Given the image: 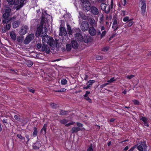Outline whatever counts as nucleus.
<instances>
[{
    "mask_svg": "<svg viewBox=\"0 0 151 151\" xmlns=\"http://www.w3.org/2000/svg\"><path fill=\"white\" fill-rule=\"evenodd\" d=\"M45 18L43 16H42V19L40 23L41 25L39 26L37 29L36 32L39 35L42 37V42L44 43L47 42V43L50 46L51 49L54 50L57 46L58 41H54L52 37H49L48 35H46L47 29L45 27H43L45 24Z\"/></svg>",
    "mask_w": 151,
    "mask_h": 151,
    "instance_id": "nucleus-1",
    "label": "nucleus"
},
{
    "mask_svg": "<svg viewBox=\"0 0 151 151\" xmlns=\"http://www.w3.org/2000/svg\"><path fill=\"white\" fill-rule=\"evenodd\" d=\"M75 39L78 42H84L85 43H87L90 41L91 39L89 36L86 35L83 37L80 33H77L75 35Z\"/></svg>",
    "mask_w": 151,
    "mask_h": 151,
    "instance_id": "nucleus-2",
    "label": "nucleus"
},
{
    "mask_svg": "<svg viewBox=\"0 0 151 151\" xmlns=\"http://www.w3.org/2000/svg\"><path fill=\"white\" fill-rule=\"evenodd\" d=\"M37 47L38 50L42 52L45 51L47 53H49L50 52V49L47 45L43 43L42 45L41 44L38 43L37 44Z\"/></svg>",
    "mask_w": 151,
    "mask_h": 151,
    "instance_id": "nucleus-3",
    "label": "nucleus"
},
{
    "mask_svg": "<svg viewBox=\"0 0 151 151\" xmlns=\"http://www.w3.org/2000/svg\"><path fill=\"white\" fill-rule=\"evenodd\" d=\"M101 10L106 14H108L110 11V7L109 5L107 6V4L104 3H102L101 4Z\"/></svg>",
    "mask_w": 151,
    "mask_h": 151,
    "instance_id": "nucleus-4",
    "label": "nucleus"
},
{
    "mask_svg": "<svg viewBox=\"0 0 151 151\" xmlns=\"http://www.w3.org/2000/svg\"><path fill=\"white\" fill-rule=\"evenodd\" d=\"M147 146L146 143L142 142L139 145H137V150L139 151H146Z\"/></svg>",
    "mask_w": 151,
    "mask_h": 151,
    "instance_id": "nucleus-5",
    "label": "nucleus"
},
{
    "mask_svg": "<svg viewBox=\"0 0 151 151\" xmlns=\"http://www.w3.org/2000/svg\"><path fill=\"white\" fill-rule=\"evenodd\" d=\"M34 37V35L32 33L29 35L24 40V43L26 45L28 44L33 39Z\"/></svg>",
    "mask_w": 151,
    "mask_h": 151,
    "instance_id": "nucleus-6",
    "label": "nucleus"
},
{
    "mask_svg": "<svg viewBox=\"0 0 151 151\" xmlns=\"http://www.w3.org/2000/svg\"><path fill=\"white\" fill-rule=\"evenodd\" d=\"M89 25L88 22L83 21L81 23V29L83 31H87L88 30Z\"/></svg>",
    "mask_w": 151,
    "mask_h": 151,
    "instance_id": "nucleus-7",
    "label": "nucleus"
},
{
    "mask_svg": "<svg viewBox=\"0 0 151 151\" xmlns=\"http://www.w3.org/2000/svg\"><path fill=\"white\" fill-rule=\"evenodd\" d=\"M11 11V9L9 8L5 9L4 13L2 15L3 18H8L9 17Z\"/></svg>",
    "mask_w": 151,
    "mask_h": 151,
    "instance_id": "nucleus-8",
    "label": "nucleus"
},
{
    "mask_svg": "<svg viewBox=\"0 0 151 151\" xmlns=\"http://www.w3.org/2000/svg\"><path fill=\"white\" fill-rule=\"evenodd\" d=\"M140 2L142 4L141 9V12L142 14L143 15H145L146 12V4L145 0H140Z\"/></svg>",
    "mask_w": 151,
    "mask_h": 151,
    "instance_id": "nucleus-9",
    "label": "nucleus"
},
{
    "mask_svg": "<svg viewBox=\"0 0 151 151\" xmlns=\"http://www.w3.org/2000/svg\"><path fill=\"white\" fill-rule=\"evenodd\" d=\"M84 10L85 11H88L90 10L91 9V4L88 1H86L82 4Z\"/></svg>",
    "mask_w": 151,
    "mask_h": 151,
    "instance_id": "nucleus-10",
    "label": "nucleus"
},
{
    "mask_svg": "<svg viewBox=\"0 0 151 151\" xmlns=\"http://www.w3.org/2000/svg\"><path fill=\"white\" fill-rule=\"evenodd\" d=\"M90 10L91 13L94 15H97L99 14L98 9L95 6H91Z\"/></svg>",
    "mask_w": 151,
    "mask_h": 151,
    "instance_id": "nucleus-11",
    "label": "nucleus"
},
{
    "mask_svg": "<svg viewBox=\"0 0 151 151\" xmlns=\"http://www.w3.org/2000/svg\"><path fill=\"white\" fill-rule=\"evenodd\" d=\"M28 29V27L27 26L25 25L22 26L19 31V34L21 35H25L27 33V30Z\"/></svg>",
    "mask_w": 151,
    "mask_h": 151,
    "instance_id": "nucleus-12",
    "label": "nucleus"
},
{
    "mask_svg": "<svg viewBox=\"0 0 151 151\" xmlns=\"http://www.w3.org/2000/svg\"><path fill=\"white\" fill-rule=\"evenodd\" d=\"M67 34V32L65 27H60L59 35L61 36H65Z\"/></svg>",
    "mask_w": 151,
    "mask_h": 151,
    "instance_id": "nucleus-13",
    "label": "nucleus"
},
{
    "mask_svg": "<svg viewBox=\"0 0 151 151\" xmlns=\"http://www.w3.org/2000/svg\"><path fill=\"white\" fill-rule=\"evenodd\" d=\"M89 32L91 36H93L96 35V31L93 27H89Z\"/></svg>",
    "mask_w": 151,
    "mask_h": 151,
    "instance_id": "nucleus-14",
    "label": "nucleus"
},
{
    "mask_svg": "<svg viewBox=\"0 0 151 151\" xmlns=\"http://www.w3.org/2000/svg\"><path fill=\"white\" fill-rule=\"evenodd\" d=\"M41 146V144L40 142L37 141L35 143L33 144L32 147L34 150H37Z\"/></svg>",
    "mask_w": 151,
    "mask_h": 151,
    "instance_id": "nucleus-15",
    "label": "nucleus"
},
{
    "mask_svg": "<svg viewBox=\"0 0 151 151\" xmlns=\"http://www.w3.org/2000/svg\"><path fill=\"white\" fill-rule=\"evenodd\" d=\"M72 47L74 49H76L78 48V44L76 40H72L71 43Z\"/></svg>",
    "mask_w": 151,
    "mask_h": 151,
    "instance_id": "nucleus-16",
    "label": "nucleus"
},
{
    "mask_svg": "<svg viewBox=\"0 0 151 151\" xmlns=\"http://www.w3.org/2000/svg\"><path fill=\"white\" fill-rule=\"evenodd\" d=\"M88 21L91 25L92 27L95 26H96L97 22H96L94 19L93 18H89Z\"/></svg>",
    "mask_w": 151,
    "mask_h": 151,
    "instance_id": "nucleus-17",
    "label": "nucleus"
},
{
    "mask_svg": "<svg viewBox=\"0 0 151 151\" xmlns=\"http://www.w3.org/2000/svg\"><path fill=\"white\" fill-rule=\"evenodd\" d=\"M118 27V22L116 19H114L113 23L112 28L114 29V31L116 30Z\"/></svg>",
    "mask_w": 151,
    "mask_h": 151,
    "instance_id": "nucleus-18",
    "label": "nucleus"
},
{
    "mask_svg": "<svg viewBox=\"0 0 151 151\" xmlns=\"http://www.w3.org/2000/svg\"><path fill=\"white\" fill-rule=\"evenodd\" d=\"M11 38L14 41L16 39V35L15 32L13 31H11L9 33Z\"/></svg>",
    "mask_w": 151,
    "mask_h": 151,
    "instance_id": "nucleus-19",
    "label": "nucleus"
},
{
    "mask_svg": "<svg viewBox=\"0 0 151 151\" xmlns=\"http://www.w3.org/2000/svg\"><path fill=\"white\" fill-rule=\"evenodd\" d=\"M26 0H20V4L16 7V9L17 10L20 9L24 5V2Z\"/></svg>",
    "mask_w": 151,
    "mask_h": 151,
    "instance_id": "nucleus-20",
    "label": "nucleus"
},
{
    "mask_svg": "<svg viewBox=\"0 0 151 151\" xmlns=\"http://www.w3.org/2000/svg\"><path fill=\"white\" fill-rule=\"evenodd\" d=\"M80 130L81 129L79 127H75L72 128L71 130L72 132V133H74L77 132L79 131H80Z\"/></svg>",
    "mask_w": 151,
    "mask_h": 151,
    "instance_id": "nucleus-21",
    "label": "nucleus"
},
{
    "mask_svg": "<svg viewBox=\"0 0 151 151\" xmlns=\"http://www.w3.org/2000/svg\"><path fill=\"white\" fill-rule=\"evenodd\" d=\"M20 24L19 21H18L14 22L12 24L13 27L14 28H16L18 27Z\"/></svg>",
    "mask_w": 151,
    "mask_h": 151,
    "instance_id": "nucleus-22",
    "label": "nucleus"
},
{
    "mask_svg": "<svg viewBox=\"0 0 151 151\" xmlns=\"http://www.w3.org/2000/svg\"><path fill=\"white\" fill-rule=\"evenodd\" d=\"M67 27L69 34L71 35L72 32V31L71 30L70 25L67 24Z\"/></svg>",
    "mask_w": 151,
    "mask_h": 151,
    "instance_id": "nucleus-23",
    "label": "nucleus"
},
{
    "mask_svg": "<svg viewBox=\"0 0 151 151\" xmlns=\"http://www.w3.org/2000/svg\"><path fill=\"white\" fill-rule=\"evenodd\" d=\"M20 1L19 0H14L13 3V5H14L15 6L17 5L15 7L16 9V7L18 5L20 4Z\"/></svg>",
    "mask_w": 151,
    "mask_h": 151,
    "instance_id": "nucleus-24",
    "label": "nucleus"
},
{
    "mask_svg": "<svg viewBox=\"0 0 151 151\" xmlns=\"http://www.w3.org/2000/svg\"><path fill=\"white\" fill-rule=\"evenodd\" d=\"M47 127V125L46 124H45L43 126V128L42 129L41 132H42L43 131L44 132V134H45Z\"/></svg>",
    "mask_w": 151,
    "mask_h": 151,
    "instance_id": "nucleus-25",
    "label": "nucleus"
},
{
    "mask_svg": "<svg viewBox=\"0 0 151 151\" xmlns=\"http://www.w3.org/2000/svg\"><path fill=\"white\" fill-rule=\"evenodd\" d=\"M50 105L51 107L53 109H55L58 107V105L54 103H50Z\"/></svg>",
    "mask_w": 151,
    "mask_h": 151,
    "instance_id": "nucleus-26",
    "label": "nucleus"
},
{
    "mask_svg": "<svg viewBox=\"0 0 151 151\" xmlns=\"http://www.w3.org/2000/svg\"><path fill=\"white\" fill-rule=\"evenodd\" d=\"M26 64L28 67H30L32 65L33 63L31 60H27L26 62Z\"/></svg>",
    "mask_w": 151,
    "mask_h": 151,
    "instance_id": "nucleus-27",
    "label": "nucleus"
},
{
    "mask_svg": "<svg viewBox=\"0 0 151 151\" xmlns=\"http://www.w3.org/2000/svg\"><path fill=\"white\" fill-rule=\"evenodd\" d=\"M37 134V130L36 127H34L33 129V135L34 137L36 136Z\"/></svg>",
    "mask_w": 151,
    "mask_h": 151,
    "instance_id": "nucleus-28",
    "label": "nucleus"
},
{
    "mask_svg": "<svg viewBox=\"0 0 151 151\" xmlns=\"http://www.w3.org/2000/svg\"><path fill=\"white\" fill-rule=\"evenodd\" d=\"M66 48L68 51H69L71 48V45L70 44H67L66 46Z\"/></svg>",
    "mask_w": 151,
    "mask_h": 151,
    "instance_id": "nucleus-29",
    "label": "nucleus"
},
{
    "mask_svg": "<svg viewBox=\"0 0 151 151\" xmlns=\"http://www.w3.org/2000/svg\"><path fill=\"white\" fill-rule=\"evenodd\" d=\"M68 121L66 119H63L60 120V122L62 124H66Z\"/></svg>",
    "mask_w": 151,
    "mask_h": 151,
    "instance_id": "nucleus-30",
    "label": "nucleus"
},
{
    "mask_svg": "<svg viewBox=\"0 0 151 151\" xmlns=\"http://www.w3.org/2000/svg\"><path fill=\"white\" fill-rule=\"evenodd\" d=\"M95 82V81L94 80H89L87 83V84H88L90 86L92 85V84Z\"/></svg>",
    "mask_w": 151,
    "mask_h": 151,
    "instance_id": "nucleus-31",
    "label": "nucleus"
},
{
    "mask_svg": "<svg viewBox=\"0 0 151 151\" xmlns=\"http://www.w3.org/2000/svg\"><path fill=\"white\" fill-rule=\"evenodd\" d=\"M4 19L2 21V23L3 24H7L8 23L9 21V19H7V18H3Z\"/></svg>",
    "mask_w": 151,
    "mask_h": 151,
    "instance_id": "nucleus-32",
    "label": "nucleus"
},
{
    "mask_svg": "<svg viewBox=\"0 0 151 151\" xmlns=\"http://www.w3.org/2000/svg\"><path fill=\"white\" fill-rule=\"evenodd\" d=\"M131 19H129L128 17H126L123 19V21L124 22H128L130 21Z\"/></svg>",
    "mask_w": 151,
    "mask_h": 151,
    "instance_id": "nucleus-33",
    "label": "nucleus"
},
{
    "mask_svg": "<svg viewBox=\"0 0 151 151\" xmlns=\"http://www.w3.org/2000/svg\"><path fill=\"white\" fill-rule=\"evenodd\" d=\"M11 25L10 24H7L5 26V29L8 30H9L11 28Z\"/></svg>",
    "mask_w": 151,
    "mask_h": 151,
    "instance_id": "nucleus-34",
    "label": "nucleus"
},
{
    "mask_svg": "<svg viewBox=\"0 0 151 151\" xmlns=\"http://www.w3.org/2000/svg\"><path fill=\"white\" fill-rule=\"evenodd\" d=\"M68 113V111H65L64 110H61L60 112V114L61 115H66Z\"/></svg>",
    "mask_w": 151,
    "mask_h": 151,
    "instance_id": "nucleus-35",
    "label": "nucleus"
},
{
    "mask_svg": "<svg viewBox=\"0 0 151 151\" xmlns=\"http://www.w3.org/2000/svg\"><path fill=\"white\" fill-rule=\"evenodd\" d=\"M14 0H6L9 5L10 6L13 5V3Z\"/></svg>",
    "mask_w": 151,
    "mask_h": 151,
    "instance_id": "nucleus-36",
    "label": "nucleus"
},
{
    "mask_svg": "<svg viewBox=\"0 0 151 151\" xmlns=\"http://www.w3.org/2000/svg\"><path fill=\"white\" fill-rule=\"evenodd\" d=\"M61 83L62 85H65L67 83V81L65 79H62L61 80Z\"/></svg>",
    "mask_w": 151,
    "mask_h": 151,
    "instance_id": "nucleus-37",
    "label": "nucleus"
},
{
    "mask_svg": "<svg viewBox=\"0 0 151 151\" xmlns=\"http://www.w3.org/2000/svg\"><path fill=\"white\" fill-rule=\"evenodd\" d=\"M66 89L65 88H62L60 90H58L55 91L56 92H64L66 91Z\"/></svg>",
    "mask_w": 151,
    "mask_h": 151,
    "instance_id": "nucleus-38",
    "label": "nucleus"
},
{
    "mask_svg": "<svg viewBox=\"0 0 151 151\" xmlns=\"http://www.w3.org/2000/svg\"><path fill=\"white\" fill-rule=\"evenodd\" d=\"M17 136L18 138L22 140L24 139H25L24 137L22 136L21 134H17Z\"/></svg>",
    "mask_w": 151,
    "mask_h": 151,
    "instance_id": "nucleus-39",
    "label": "nucleus"
},
{
    "mask_svg": "<svg viewBox=\"0 0 151 151\" xmlns=\"http://www.w3.org/2000/svg\"><path fill=\"white\" fill-rule=\"evenodd\" d=\"M109 48L108 47H106L102 48V50L104 52H106L109 50Z\"/></svg>",
    "mask_w": 151,
    "mask_h": 151,
    "instance_id": "nucleus-40",
    "label": "nucleus"
},
{
    "mask_svg": "<svg viewBox=\"0 0 151 151\" xmlns=\"http://www.w3.org/2000/svg\"><path fill=\"white\" fill-rule=\"evenodd\" d=\"M75 123V122H71L69 123H68L67 124H66L65 125V126H66L67 127H69V126H70L71 125H72L73 124Z\"/></svg>",
    "mask_w": 151,
    "mask_h": 151,
    "instance_id": "nucleus-41",
    "label": "nucleus"
},
{
    "mask_svg": "<svg viewBox=\"0 0 151 151\" xmlns=\"http://www.w3.org/2000/svg\"><path fill=\"white\" fill-rule=\"evenodd\" d=\"M106 31L105 30L103 31L102 33L101 34V38H102L106 35Z\"/></svg>",
    "mask_w": 151,
    "mask_h": 151,
    "instance_id": "nucleus-42",
    "label": "nucleus"
},
{
    "mask_svg": "<svg viewBox=\"0 0 151 151\" xmlns=\"http://www.w3.org/2000/svg\"><path fill=\"white\" fill-rule=\"evenodd\" d=\"M133 102L135 105H139V102L137 100H134L132 101Z\"/></svg>",
    "mask_w": 151,
    "mask_h": 151,
    "instance_id": "nucleus-43",
    "label": "nucleus"
},
{
    "mask_svg": "<svg viewBox=\"0 0 151 151\" xmlns=\"http://www.w3.org/2000/svg\"><path fill=\"white\" fill-rule=\"evenodd\" d=\"M85 99L90 103L91 102V100L88 96L84 97Z\"/></svg>",
    "mask_w": 151,
    "mask_h": 151,
    "instance_id": "nucleus-44",
    "label": "nucleus"
},
{
    "mask_svg": "<svg viewBox=\"0 0 151 151\" xmlns=\"http://www.w3.org/2000/svg\"><path fill=\"white\" fill-rule=\"evenodd\" d=\"M116 80L114 79V78H112L110 79V80L108 81L107 82L109 83H111L113 82L114 81H116Z\"/></svg>",
    "mask_w": 151,
    "mask_h": 151,
    "instance_id": "nucleus-45",
    "label": "nucleus"
},
{
    "mask_svg": "<svg viewBox=\"0 0 151 151\" xmlns=\"http://www.w3.org/2000/svg\"><path fill=\"white\" fill-rule=\"evenodd\" d=\"M134 77V76L132 75H128L126 77L127 78L129 79H132Z\"/></svg>",
    "mask_w": 151,
    "mask_h": 151,
    "instance_id": "nucleus-46",
    "label": "nucleus"
},
{
    "mask_svg": "<svg viewBox=\"0 0 151 151\" xmlns=\"http://www.w3.org/2000/svg\"><path fill=\"white\" fill-rule=\"evenodd\" d=\"M141 119L144 122V123L147 122V119L144 117H142Z\"/></svg>",
    "mask_w": 151,
    "mask_h": 151,
    "instance_id": "nucleus-47",
    "label": "nucleus"
},
{
    "mask_svg": "<svg viewBox=\"0 0 151 151\" xmlns=\"http://www.w3.org/2000/svg\"><path fill=\"white\" fill-rule=\"evenodd\" d=\"M104 17L102 15L101 17H100L99 18L100 20V22L101 23H102L104 20Z\"/></svg>",
    "mask_w": 151,
    "mask_h": 151,
    "instance_id": "nucleus-48",
    "label": "nucleus"
},
{
    "mask_svg": "<svg viewBox=\"0 0 151 151\" xmlns=\"http://www.w3.org/2000/svg\"><path fill=\"white\" fill-rule=\"evenodd\" d=\"M87 151H93L92 145H91L87 149Z\"/></svg>",
    "mask_w": 151,
    "mask_h": 151,
    "instance_id": "nucleus-49",
    "label": "nucleus"
},
{
    "mask_svg": "<svg viewBox=\"0 0 151 151\" xmlns=\"http://www.w3.org/2000/svg\"><path fill=\"white\" fill-rule=\"evenodd\" d=\"M96 59L98 60H101L103 59V57L102 56L97 55L96 57Z\"/></svg>",
    "mask_w": 151,
    "mask_h": 151,
    "instance_id": "nucleus-50",
    "label": "nucleus"
},
{
    "mask_svg": "<svg viewBox=\"0 0 151 151\" xmlns=\"http://www.w3.org/2000/svg\"><path fill=\"white\" fill-rule=\"evenodd\" d=\"M90 93V92L88 91H86V92L85 95H83L84 97H86L88 96Z\"/></svg>",
    "mask_w": 151,
    "mask_h": 151,
    "instance_id": "nucleus-51",
    "label": "nucleus"
},
{
    "mask_svg": "<svg viewBox=\"0 0 151 151\" xmlns=\"http://www.w3.org/2000/svg\"><path fill=\"white\" fill-rule=\"evenodd\" d=\"M134 23V22L133 21L130 22L129 23H128L127 24V25L128 27H131V26Z\"/></svg>",
    "mask_w": 151,
    "mask_h": 151,
    "instance_id": "nucleus-52",
    "label": "nucleus"
},
{
    "mask_svg": "<svg viewBox=\"0 0 151 151\" xmlns=\"http://www.w3.org/2000/svg\"><path fill=\"white\" fill-rule=\"evenodd\" d=\"M76 124H77V126L78 127H83V125L82 124H81L80 123H79V122H77Z\"/></svg>",
    "mask_w": 151,
    "mask_h": 151,
    "instance_id": "nucleus-53",
    "label": "nucleus"
},
{
    "mask_svg": "<svg viewBox=\"0 0 151 151\" xmlns=\"http://www.w3.org/2000/svg\"><path fill=\"white\" fill-rule=\"evenodd\" d=\"M108 84V83H106L104 84L101 85L100 87L101 88H103L106 86Z\"/></svg>",
    "mask_w": 151,
    "mask_h": 151,
    "instance_id": "nucleus-54",
    "label": "nucleus"
},
{
    "mask_svg": "<svg viewBox=\"0 0 151 151\" xmlns=\"http://www.w3.org/2000/svg\"><path fill=\"white\" fill-rule=\"evenodd\" d=\"M28 90L29 92L32 93H34L35 92V90L33 89L30 88H29Z\"/></svg>",
    "mask_w": 151,
    "mask_h": 151,
    "instance_id": "nucleus-55",
    "label": "nucleus"
},
{
    "mask_svg": "<svg viewBox=\"0 0 151 151\" xmlns=\"http://www.w3.org/2000/svg\"><path fill=\"white\" fill-rule=\"evenodd\" d=\"M25 137L27 139V141L26 142V144H27V142L29 140V136L28 135H26L25 136Z\"/></svg>",
    "mask_w": 151,
    "mask_h": 151,
    "instance_id": "nucleus-56",
    "label": "nucleus"
},
{
    "mask_svg": "<svg viewBox=\"0 0 151 151\" xmlns=\"http://www.w3.org/2000/svg\"><path fill=\"white\" fill-rule=\"evenodd\" d=\"M90 86L88 85L86 86L83 87V88L84 89H87L88 88H90Z\"/></svg>",
    "mask_w": 151,
    "mask_h": 151,
    "instance_id": "nucleus-57",
    "label": "nucleus"
},
{
    "mask_svg": "<svg viewBox=\"0 0 151 151\" xmlns=\"http://www.w3.org/2000/svg\"><path fill=\"white\" fill-rule=\"evenodd\" d=\"M2 122L4 123V124H8V122H7V119H3L2 120Z\"/></svg>",
    "mask_w": 151,
    "mask_h": 151,
    "instance_id": "nucleus-58",
    "label": "nucleus"
},
{
    "mask_svg": "<svg viewBox=\"0 0 151 151\" xmlns=\"http://www.w3.org/2000/svg\"><path fill=\"white\" fill-rule=\"evenodd\" d=\"M16 18V17L15 16H13L12 17L10 18V21L11 20H14Z\"/></svg>",
    "mask_w": 151,
    "mask_h": 151,
    "instance_id": "nucleus-59",
    "label": "nucleus"
},
{
    "mask_svg": "<svg viewBox=\"0 0 151 151\" xmlns=\"http://www.w3.org/2000/svg\"><path fill=\"white\" fill-rule=\"evenodd\" d=\"M144 125L145 126H146L147 127H148L149 126V124H148L147 123V122H144Z\"/></svg>",
    "mask_w": 151,
    "mask_h": 151,
    "instance_id": "nucleus-60",
    "label": "nucleus"
},
{
    "mask_svg": "<svg viewBox=\"0 0 151 151\" xmlns=\"http://www.w3.org/2000/svg\"><path fill=\"white\" fill-rule=\"evenodd\" d=\"M14 118L16 120H19V118L18 116L17 115H15L14 116Z\"/></svg>",
    "mask_w": 151,
    "mask_h": 151,
    "instance_id": "nucleus-61",
    "label": "nucleus"
},
{
    "mask_svg": "<svg viewBox=\"0 0 151 151\" xmlns=\"http://www.w3.org/2000/svg\"><path fill=\"white\" fill-rule=\"evenodd\" d=\"M17 40L19 42H20L22 41V38L21 37H19L17 38Z\"/></svg>",
    "mask_w": 151,
    "mask_h": 151,
    "instance_id": "nucleus-62",
    "label": "nucleus"
},
{
    "mask_svg": "<svg viewBox=\"0 0 151 151\" xmlns=\"http://www.w3.org/2000/svg\"><path fill=\"white\" fill-rule=\"evenodd\" d=\"M81 18L84 20H86L87 19V18L86 16H81Z\"/></svg>",
    "mask_w": 151,
    "mask_h": 151,
    "instance_id": "nucleus-63",
    "label": "nucleus"
},
{
    "mask_svg": "<svg viewBox=\"0 0 151 151\" xmlns=\"http://www.w3.org/2000/svg\"><path fill=\"white\" fill-rule=\"evenodd\" d=\"M134 148L135 147H132L128 151H133Z\"/></svg>",
    "mask_w": 151,
    "mask_h": 151,
    "instance_id": "nucleus-64",
    "label": "nucleus"
}]
</instances>
